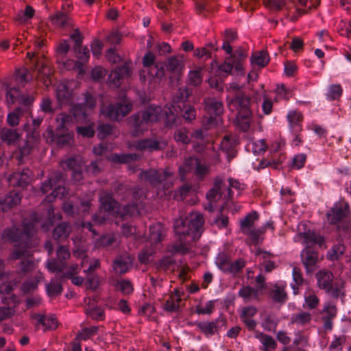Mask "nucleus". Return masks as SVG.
Segmentation results:
<instances>
[{
	"label": "nucleus",
	"instance_id": "nucleus-1",
	"mask_svg": "<svg viewBox=\"0 0 351 351\" xmlns=\"http://www.w3.org/2000/svg\"><path fill=\"white\" fill-rule=\"evenodd\" d=\"M228 100L229 110L237 114L235 119L237 125L243 131H247L252 122L250 98L245 95H238L233 99H230V96H228Z\"/></svg>",
	"mask_w": 351,
	"mask_h": 351
},
{
	"label": "nucleus",
	"instance_id": "nucleus-2",
	"mask_svg": "<svg viewBox=\"0 0 351 351\" xmlns=\"http://www.w3.org/2000/svg\"><path fill=\"white\" fill-rule=\"evenodd\" d=\"M4 267L3 263L0 261V294L8 295L2 298V302L10 305L8 307H0V322L10 318L15 313V307L19 304L16 296L11 294L12 285L10 282V275L2 274Z\"/></svg>",
	"mask_w": 351,
	"mask_h": 351
},
{
	"label": "nucleus",
	"instance_id": "nucleus-3",
	"mask_svg": "<svg viewBox=\"0 0 351 351\" xmlns=\"http://www.w3.org/2000/svg\"><path fill=\"white\" fill-rule=\"evenodd\" d=\"M204 223L203 215L198 212H193L185 220L182 218L177 219L174 221V230L176 234L180 237V239H182V236L190 234L194 239L202 229Z\"/></svg>",
	"mask_w": 351,
	"mask_h": 351
},
{
	"label": "nucleus",
	"instance_id": "nucleus-4",
	"mask_svg": "<svg viewBox=\"0 0 351 351\" xmlns=\"http://www.w3.org/2000/svg\"><path fill=\"white\" fill-rule=\"evenodd\" d=\"M101 208L99 210V216L102 215H106L108 218L116 219L118 216L123 217L128 215H133L136 210V206H130L121 208L117 206V203L112 199V196L107 193H104L100 196Z\"/></svg>",
	"mask_w": 351,
	"mask_h": 351
},
{
	"label": "nucleus",
	"instance_id": "nucleus-5",
	"mask_svg": "<svg viewBox=\"0 0 351 351\" xmlns=\"http://www.w3.org/2000/svg\"><path fill=\"white\" fill-rule=\"evenodd\" d=\"M37 221H32L30 223L25 222L23 224V232H19L18 228L13 227L4 230L2 234V239L5 241L11 243L22 241L19 243V247H27V243H24L26 239L34 232L35 226Z\"/></svg>",
	"mask_w": 351,
	"mask_h": 351
},
{
	"label": "nucleus",
	"instance_id": "nucleus-6",
	"mask_svg": "<svg viewBox=\"0 0 351 351\" xmlns=\"http://www.w3.org/2000/svg\"><path fill=\"white\" fill-rule=\"evenodd\" d=\"M58 131L59 132L57 143L60 145H70L73 142L74 134L71 132L61 134L60 132L68 130L69 127L73 121V117L66 114H61L57 118Z\"/></svg>",
	"mask_w": 351,
	"mask_h": 351
},
{
	"label": "nucleus",
	"instance_id": "nucleus-7",
	"mask_svg": "<svg viewBox=\"0 0 351 351\" xmlns=\"http://www.w3.org/2000/svg\"><path fill=\"white\" fill-rule=\"evenodd\" d=\"M246 57L245 51H235L230 58H226L224 62L219 65L218 72L222 76H227L230 74L233 66L237 71L243 70V60Z\"/></svg>",
	"mask_w": 351,
	"mask_h": 351
},
{
	"label": "nucleus",
	"instance_id": "nucleus-8",
	"mask_svg": "<svg viewBox=\"0 0 351 351\" xmlns=\"http://www.w3.org/2000/svg\"><path fill=\"white\" fill-rule=\"evenodd\" d=\"M161 108L158 106H149L145 111L138 114L135 118L136 130L145 129L149 123L158 121L161 118Z\"/></svg>",
	"mask_w": 351,
	"mask_h": 351
},
{
	"label": "nucleus",
	"instance_id": "nucleus-9",
	"mask_svg": "<svg viewBox=\"0 0 351 351\" xmlns=\"http://www.w3.org/2000/svg\"><path fill=\"white\" fill-rule=\"evenodd\" d=\"M317 286L333 297L337 298L341 293V288L332 283L333 275L328 271H320L316 275Z\"/></svg>",
	"mask_w": 351,
	"mask_h": 351
},
{
	"label": "nucleus",
	"instance_id": "nucleus-10",
	"mask_svg": "<svg viewBox=\"0 0 351 351\" xmlns=\"http://www.w3.org/2000/svg\"><path fill=\"white\" fill-rule=\"evenodd\" d=\"M131 110V102L129 99L124 97L122 100V104H119L117 106H110L107 108L102 107L101 112L110 119L119 120L125 117Z\"/></svg>",
	"mask_w": 351,
	"mask_h": 351
},
{
	"label": "nucleus",
	"instance_id": "nucleus-11",
	"mask_svg": "<svg viewBox=\"0 0 351 351\" xmlns=\"http://www.w3.org/2000/svg\"><path fill=\"white\" fill-rule=\"evenodd\" d=\"M205 102L206 109L210 116L209 118H205L204 122L210 128L216 125L220 121L219 116L223 112V104L215 99H208Z\"/></svg>",
	"mask_w": 351,
	"mask_h": 351
},
{
	"label": "nucleus",
	"instance_id": "nucleus-12",
	"mask_svg": "<svg viewBox=\"0 0 351 351\" xmlns=\"http://www.w3.org/2000/svg\"><path fill=\"white\" fill-rule=\"evenodd\" d=\"M350 213L348 204L345 202H340L335 204L327 213V219L330 223L337 224L341 221H346Z\"/></svg>",
	"mask_w": 351,
	"mask_h": 351
},
{
	"label": "nucleus",
	"instance_id": "nucleus-13",
	"mask_svg": "<svg viewBox=\"0 0 351 351\" xmlns=\"http://www.w3.org/2000/svg\"><path fill=\"white\" fill-rule=\"evenodd\" d=\"M193 170H194L196 176L202 177L208 172V167L204 163H202L196 158H189L186 159L183 165L179 168V172L182 178H183V176L186 173L190 172Z\"/></svg>",
	"mask_w": 351,
	"mask_h": 351
},
{
	"label": "nucleus",
	"instance_id": "nucleus-14",
	"mask_svg": "<svg viewBox=\"0 0 351 351\" xmlns=\"http://www.w3.org/2000/svg\"><path fill=\"white\" fill-rule=\"evenodd\" d=\"M258 219V215L256 211L249 213L243 220L241 221V228L243 232L249 236L254 243H258L257 230L252 229L254 222Z\"/></svg>",
	"mask_w": 351,
	"mask_h": 351
},
{
	"label": "nucleus",
	"instance_id": "nucleus-15",
	"mask_svg": "<svg viewBox=\"0 0 351 351\" xmlns=\"http://www.w3.org/2000/svg\"><path fill=\"white\" fill-rule=\"evenodd\" d=\"M172 173L169 170L165 171H158L156 170H150L142 173L141 178L148 180L152 184L157 186L162 184L163 181H167V184L171 180Z\"/></svg>",
	"mask_w": 351,
	"mask_h": 351
},
{
	"label": "nucleus",
	"instance_id": "nucleus-16",
	"mask_svg": "<svg viewBox=\"0 0 351 351\" xmlns=\"http://www.w3.org/2000/svg\"><path fill=\"white\" fill-rule=\"evenodd\" d=\"M69 256L70 252L67 247L60 246L57 250V257L60 262L67 259ZM47 267L51 272L62 271L65 268L63 263H58L56 261H49Z\"/></svg>",
	"mask_w": 351,
	"mask_h": 351
},
{
	"label": "nucleus",
	"instance_id": "nucleus-17",
	"mask_svg": "<svg viewBox=\"0 0 351 351\" xmlns=\"http://www.w3.org/2000/svg\"><path fill=\"white\" fill-rule=\"evenodd\" d=\"M295 239L306 245L317 243L321 246L324 243L323 237L317 236L314 232L310 230L298 233Z\"/></svg>",
	"mask_w": 351,
	"mask_h": 351
},
{
	"label": "nucleus",
	"instance_id": "nucleus-18",
	"mask_svg": "<svg viewBox=\"0 0 351 351\" xmlns=\"http://www.w3.org/2000/svg\"><path fill=\"white\" fill-rule=\"evenodd\" d=\"M287 118L290 129L293 132H300L302 130V123L303 121L302 114L297 110H290Z\"/></svg>",
	"mask_w": 351,
	"mask_h": 351
},
{
	"label": "nucleus",
	"instance_id": "nucleus-19",
	"mask_svg": "<svg viewBox=\"0 0 351 351\" xmlns=\"http://www.w3.org/2000/svg\"><path fill=\"white\" fill-rule=\"evenodd\" d=\"M130 74L131 67L127 64L112 71L109 75V80L112 84L118 86L121 80L128 77Z\"/></svg>",
	"mask_w": 351,
	"mask_h": 351
},
{
	"label": "nucleus",
	"instance_id": "nucleus-20",
	"mask_svg": "<svg viewBox=\"0 0 351 351\" xmlns=\"http://www.w3.org/2000/svg\"><path fill=\"white\" fill-rule=\"evenodd\" d=\"M302 258L307 272L312 271L318 261L317 253L310 249H305L302 252Z\"/></svg>",
	"mask_w": 351,
	"mask_h": 351
},
{
	"label": "nucleus",
	"instance_id": "nucleus-21",
	"mask_svg": "<svg viewBox=\"0 0 351 351\" xmlns=\"http://www.w3.org/2000/svg\"><path fill=\"white\" fill-rule=\"evenodd\" d=\"M182 295L183 291H181L179 289H175L167 300L164 309L167 311H177Z\"/></svg>",
	"mask_w": 351,
	"mask_h": 351
},
{
	"label": "nucleus",
	"instance_id": "nucleus-22",
	"mask_svg": "<svg viewBox=\"0 0 351 351\" xmlns=\"http://www.w3.org/2000/svg\"><path fill=\"white\" fill-rule=\"evenodd\" d=\"M255 337L261 343L262 348L261 350L262 351H274L277 347V343L275 339L268 335L261 332H256Z\"/></svg>",
	"mask_w": 351,
	"mask_h": 351
},
{
	"label": "nucleus",
	"instance_id": "nucleus-23",
	"mask_svg": "<svg viewBox=\"0 0 351 351\" xmlns=\"http://www.w3.org/2000/svg\"><path fill=\"white\" fill-rule=\"evenodd\" d=\"M38 324H41L43 330L56 329L58 327V321L53 315L43 316L41 315H34L32 317Z\"/></svg>",
	"mask_w": 351,
	"mask_h": 351
},
{
	"label": "nucleus",
	"instance_id": "nucleus-24",
	"mask_svg": "<svg viewBox=\"0 0 351 351\" xmlns=\"http://www.w3.org/2000/svg\"><path fill=\"white\" fill-rule=\"evenodd\" d=\"M31 181L29 171L14 173L9 178V182L12 185L23 187Z\"/></svg>",
	"mask_w": 351,
	"mask_h": 351
},
{
	"label": "nucleus",
	"instance_id": "nucleus-25",
	"mask_svg": "<svg viewBox=\"0 0 351 351\" xmlns=\"http://www.w3.org/2000/svg\"><path fill=\"white\" fill-rule=\"evenodd\" d=\"M53 71L47 61L42 62L41 68L38 70L37 80L43 82L45 87H49L51 84L50 76Z\"/></svg>",
	"mask_w": 351,
	"mask_h": 351
},
{
	"label": "nucleus",
	"instance_id": "nucleus-26",
	"mask_svg": "<svg viewBox=\"0 0 351 351\" xmlns=\"http://www.w3.org/2000/svg\"><path fill=\"white\" fill-rule=\"evenodd\" d=\"M236 145V139L231 136H225L221 143V149L227 154L228 159L232 158L236 155L234 146Z\"/></svg>",
	"mask_w": 351,
	"mask_h": 351
},
{
	"label": "nucleus",
	"instance_id": "nucleus-27",
	"mask_svg": "<svg viewBox=\"0 0 351 351\" xmlns=\"http://www.w3.org/2000/svg\"><path fill=\"white\" fill-rule=\"evenodd\" d=\"M21 202V197L18 192L11 191L8 195L2 202L0 200V212L5 211L11 207L19 204Z\"/></svg>",
	"mask_w": 351,
	"mask_h": 351
},
{
	"label": "nucleus",
	"instance_id": "nucleus-28",
	"mask_svg": "<svg viewBox=\"0 0 351 351\" xmlns=\"http://www.w3.org/2000/svg\"><path fill=\"white\" fill-rule=\"evenodd\" d=\"M6 99L8 103L14 104L16 101L24 105H28L34 101L32 97L25 98L23 96L19 97L17 89L11 88L7 92Z\"/></svg>",
	"mask_w": 351,
	"mask_h": 351
},
{
	"label": "nucleus",
	"instance_id": "nucleus-29",
	"mask_svg": "<svg viewBox=\"0 0 351 351\" xmlns=\"http://www.w3.org/2000/svg\"><path fill=\"white\" fill-rule=\"evenodd\" d=\"M155 56L151 52H147L145 53L143 58V66L145 67V69H143L140 74V80L142 82H145L147 80V77L145 75V73L149 74L148 67H149L151 65H152L154 62ZM154 77L148 75L147 80H150L151 79H153Z\"/></svg>",
	"mask_w": 351,
	"mask_h": 351
},
{
	"label": "nucleus",
	"instance_id": "nucleus-30",
	"mask_svg": "<svg viewBox=\"0 0 351 351\" xmlns=\"http://www.w3.org/2000/svg\"><path fill=\"white\" fill-rule=\"evenodd\" d=\"M196 326L206 336H211L217 331V321L199 322L196 324Z\"/></svg>",
	"mask_w": 351,
	"mask_h": 351
},
{
	"label": "nucleus",
	"instance_id": "nucleus-31",
	"mask_svg": "<svg viewBox=\"0 0 351 351\" xmlns=\"http://www.w3.org/2000/svg\"><path fill=\"white\" fill-rule=\"evenodd\" d=\"M269 61L268 53L265 51H261L253 53L251 62L259 67L265 66Z\"/></svg>",
	"mask_w": 351,
	"mask_h": 351
},
{
	"label": "nucleus",
	"instance_id": "nucleus-32",
	"mask_svg": "<svg viewBox=\"0 0 351 351\" xmlns=\"http://www.w3.org/2000/svg\"><path fill=\"white\" fill-rule=\"evenodd\" d=\"M183 58L173 57L169 59L167 69L176 75H180L184 69Z\"/></svg>",
	"mask_w": 351,
	"mask_h": 351
},
{
	"label": "nucleus",
	"instance_id": "nucleus-33",
	"mask_svg": "<svg viewBox=\"0 0 351 351\" xmlns=\"http://www.w3.org/2000/svg\"><path fill=\"white\" fill-rule=\"evenodd\" d=\"M164 234V229L160 223H156L150 227L149 240L152 243L160 242Z\"/></svg>",
	"mask_w": 351,
	"mask_h": 351
},
{
	"label": "nucleus",
	"instance_id": "nucleus-34",
	"mask_svg": "<svg viewBox=\"0 0 351 351\" xmlns=\"http://www.w3.org/2000/svg\"><path fill=\"white\" fill-rule=\"evenodd\" d=\"M64 164L69 169L73 170V178L76 180L81 179V172L78 170V167L81 169L82 162L79 158H69L66 160Z\"/></svg>",
	"mask_w": 351,
	"mask_h": 351
},
{
	"label": "nucleus",
	"instance_id": "nucleus-35",
	"mask_svg": "<svg viewBox=\"0 0 351 351\" xmlns=\"http://www.w3.org/2000/svg\"><path fill=\"white\" fill-rule=\"evenodd\" d=\"M132 265V258L127 257L125 259L116 260L113 265L114 270L120 274L128 271Z\"/></svg>",
	"mask_w": 351,
	"mask_h": 351
},
{
	"label": "nucleus",
	"instance_id": "nucleus-36",
	"mask_svg": "<svg viewBox=\"0 0 351 351\" xmlns=\"http://www.w3.org/2000/svg\"><path fill=\"white\" fill-rule=\"evenodd\" d=\"M70 232V226L66 223H61L54 229L53 237L56 240L62 241L69 237Z\"/></svg>",
	"mask_w": 351,
	"mask_h": 351
},
{
	"label": "nucleus",
	"instance_id": "nucleus-37",
	"mask_svg": "<svg viewBox=\"0 0 351 351\" xmlns=\"http://www.w3.org/2000/svg\"><path fill=\"white\" fill-rule=\"evenodd\" d=\"M56 91L57 99L61 104H64L71 94L68 85L64 83L57 85Z\"/></svg>",
	"mask_w": 351,
	"mask_h": 351
},
{
	"label": "nucleus",
	"instance_id": "nucleus-38",
	"mask_svg": "<svg viewBox=\"0 0 351 351\" xmlns=\"http://www.w3.org/2000/svg\"><path fill=\"white\" fill-rule=\"evenodd\" d=\"M259 291L258 289H254L250 287H244L240 289L239 294L245 301H250L258 298Z\"/></svg>",
	"mask_w": 351,
	"mask_h": 351
},
{
	"label": "nucleus",
	"instance_id": "nucleus-39",
	"mask_svg": "<svg viewBox=\"0 0 351 351\" xmlns=\"http://www.w3.org/2000/svg\"><path fill=\"white\" fill-rule=\"evenodd\" d=\"M1 138L8 144L15 143L20 137V134L16 130L11 129H3L1 131Z\"/></svg>",
	"mask_w": 351,
	"mask_h": 351
},
{
	"label": "nucleus",
	"instance_id": "nucleus-40",
	"mask_svg": "<svg viewBox=\"0 0 351 351\" xmlns=\"http://www.w3.org/2000/svg\"><path fill=\"white\" fill-rule=\"evenodd\" d=\"M98 331L97 326H90L82 329L77 334L76 339L79 341H86L95 336Z\"/></svg>",
	"mask_w": 351,
	"mask_h": 351
},
{
	"label": "nucleus",
	"instance_id": "nucleus-41",
	"mask_svg": "<svg viewBox=\"0 0 351 351\" xmlns=\"http://www.w3.org/2000/svg\"><path fill=\"white\" fill-rule=\"evenodd\" d=\"M165 145V143H159L158 142L151 141V140H144L140 141L136 145L138 149H149L151 150L153 149H162Z\"/></svg>",
	"mask_w": 351,
	"mask_h": 351
},
{
	"label": "nucleus",
	"instance_id": "nucleus-42",
	"mask_svg": "<svg viewBox=\"0 0 351 351\" xmlns=\"http://www.w3.org/2000/svg\"><path fill=\"white\" fill-rule=\"evenodd\" d=\"M169 112L165 111V117L167 119L166 124L167 125H171L176 121V116L181 109L180 105H172L169 108Z\"/></svg>",
	"mask_w": 351,
	"mask_h": 351
},
{
	"label": "nucleus",
	"instance_id": "nucleus-43",
	"mask_svg": "<svg viewBox=\"0 0 351 351\" xmlns=\"http://www.w3.org/2000/svg\"><path fill=\"white\" fill-rule=\"evenodd\" d=\"M293 278L294 283L291 284V287L295 295L299 293V287L303 284V278L299 269L294 267L293 269Z\"/></svg>",
	"mask_w": 351,
	"mask_h": 351
},
{
	"label": "nucleus",
	"instance_id": "nucleus-44",
	"mask_svg": "<svg viewBox=\"0 0 351 351\" xmlns=\"http://www.w3.org/2000/svg\"><path fill=\"white\" fill-rule=\"evenodd\" d=\"M343 93V89L340 84L330 85L326 93V97L330 100L338 99Z\"/></svg>",
	"mask_w": 351,
	"mask_h": 351
},
{
	"label": "nucleus",
	"instance_id": "nucleus-45",
	"mask_svg": "<svg viewBox=\"0 0 351 351\" xmlns=\"http://www.w3.org/2000/svg\"><path fill=\"white\" fill-rule=\"evenodd\" d=\"M116 288L124 295L131 294L134 291V287L130 281L123 280L117 282Z\"/></svg>",
	"mask_w": 351,
	"mask_h": 351
},
{
	"label": "nucleus",
	"instance_id": "nucleus-46",
	"mask_svg": "<svg viewBox=\"0 0 351 351\" xmlns=\"http://www.w3.org/2000/svg\"><path fill=\"white\" fill-rule=\"evenodd\" d=\"M319 303V298L314 294L306 293L304 295V306L307 307L309 309L316 308Z\"/></svg>",
	"mask_w": 351,
	"mask_h": 351
},
{
	"label": "nucleus",
	"instance_id": "nucleus-47",
	"mask_svg": "<svg viewBox=\"0 0 351 351\" xmlns=\"http://www.w3.org/2000/svg\"><path fill=\"white\" fill-rule=\"evenodd\" d=\"M217 265L218 267L226 272H228L230 270L231 261L230 259L226 256L225 254H219L217 258L216 261Z\"/></svg>",
	"mask_w": 351,
	"mask_h": 351
},
{
	"label": "nucleus",
	"instance_id": "nucleus-48",
	"mask_svg": "<svg viewBox=\"0 0 351 351\" xmlns=\"http://www.w3.org/2000/svg\"><path fill=\"white\" fill-rule=\"evenodd\" d=\"M215 304L213 301H208L204 304H199L196 306V313L199 315H209L214 310Z\"/></svg>",
	"mask_w": 351,
	"mask_h": 351
},
{
	"label": "nucleus",
	"instance_id": "nucleus-49",
	"mask_svg": "<svg viewBox=\"0 0 351 351\" xmlns=\"http://www.w3.org/2000/svg\"><path fill=\"white\" fill-rule=\"evenodd\" d=\"M266 8L271 11H277L282 9L285 5V0H263Z\"/></svg>",
	"mask_w": 351,
	"mask_h": 351
},
{
	"label": "nucleus",
	"instance_id": "nucleus-50",
	"mask_svg": "<svg viewBox=\"0 0 351 351\" xmlns=\"http://www.w3.org/2000/svg\"><path fill=\"white\" fill-rule=\"evenodd\" d=\"M35 10L30 5H27L23 12L18 15V20L20 23H25L30 20L34 15Z\"/></svg>",
	"mask_w": 351,
	"mask_h": 351
},
{
	"label": "nucleus",
	"instance_id": "nucleus-51",
	"mask_svg": "<svg viewBox=\"0 0 351 351\" xmlns=\"http://www.w3.org/2000/svg\"><path fill=\"white\" fill-rule=\"evenodd\" d=\"M344 343L345 338L343 337H335L329 345L328 349L330 351H343Z\"/></svg>",
	"mask_w": 351,
	"mask_h": 351
},
{
	"label": "nucleus",
	"instance_id": "nucleus-52",
	"mask_svg": "<svg viewBox=\"0 0 351 351\" xmlns=\"http://www.w3.org/2000/svg\"><path fill=\"white\" fill-rule=\"evenodd\" d=\"M277 97L279 99L288 100L292 96L291 90L287 88L284 84H281L276 89Z\"/></svg>",
	"mask_w": 351,
	"mask_h": 351
},
{
	"label": "nucleus",
	"instance_id": "nucleus-53",
	"mask_svg": "<svg viewBox=\"0 0 351 351\" xmlns=\"http://www.w3.org/2000/svg\"><path fill=\"white\" fill-rule=\"evenodd\" d=\"M189 81L191 84L199 85L202 81V69L191 71L189 75Z\"/></svg>",
	"mask_w": 351,
	"mask_h": 351
},
{
	"label": "nucleus",
	"instance_id": "nucleus-54",
	"mask_svg": "<svg viewBox=\"0 0 351 351\" xmlns=\"http://www.w3.org/2000/svg\"><path fill=\"white\" fill-rule=\"evenodd\" d=\"M62 289L61 284L53 280L47 285V291L50 296L60 294Z\"/></svg>",
	"mask_w": 351,
	"mask_h": 351
},
{
	"label": "nucleus",
	"instance_id": "nucleus-55",
	"mask_svg": "<svg viewBox=\"0 0 351 351\" xmlns=\"http://www.w3.org/2000/svg\"><path fill=\"white\" fill-rule=\"evenodd\" d=\"M65 196H66L65 188L63 186H59L58 187L56 188L53 191L52 193L49 196L47 197L46 200L48 202H51L56 198L61 199L62 197H64Z\"/></svg>",
	"mask_w": 351,
	"mask_h": 351
},
{
	"label": "nucleus",
	"instance_id": "nucleus-56",
	"mask_svg": "<svg viewBox=\"0 0 351 351\" xmlns=\"http://www.w3.org/2000/svg\"><path fill=\"white\" fill-rule=\"evenodd\" d=\"M52 23L57 27H63L66 25L68 17L62 13H57L51 18Z\"/></svg>",
	"mask_w": 351,
	"mask_h": 351
},
{
	"label": "nucleus",
	"instance_id": "nucleus-57",
	"mask_svg": "<svg viewBox=\"0 0 351 351\" xmlns=\"http://www.w3.org/2000/svg\"><path fill=\"white\" fill-rule=\"evenodd\" d=\"M86 313L93 319L102 320L104 319V311L101 308L86 309Z\"/></svg>",
	"mask_w": 351,
	"mask_h": 351
},
{
	"label": "nucleus",
	"instance_id": "nucleus-58",
	"mask_svg": "<svg viewBox=\"0 0 351 351\" xmlns=\"http://www.w3.org/2000/svg\"><path fill=\"white\" fill-rule=\"evenodd\" d=\"M278 322L271 316H267L262 322L263 328L267 331L274 330Z\"/></svg>",
	"mask_w": 351,
	"mask_h": 351
},
{
	"label": "nucleus",
	"instance_id": "nucleus-59",
	"mask_svg": "<svg viewBox=\"0 0 351 351\" xmlns=\"http://www.w3.org/2000/svg\"><path fill=\"white\" fill-rule=\"evenodd\" d=\"M344 252V247L341 244L333 247L332 250L328 253V256L330 260L337 259Z\"/></svg>",
	"mask_w": 351,
	"mask_h": 351
},
{
	"label": "nucleus",
	"instance_id": "nucleus-60",
	"mask_svg": "<svg viewBox=\"0 0 351 351\" xmlns=\"http://www.w3.org/2000/svg\"><path fill=\"white\" fill-rule=\"evenodd\" d=\"M38 281V277H35L30 281L24 282L22 286V291L24 293H29L34 291L36 288Z\"/></svg>",
	"mask_w": 351,
	"mask_h": 351
},
{
	"label": "nucleus",
	"instance_id": "nucleus-61",
	"mask_svg": "<svg viewBox=\"0 0 351 351\" xmlns=\"http://www.w3.org/2000/svg\"><path fill=\"white\" fill-rule=\"evenodd\" d=\"M252 149L254 154H260L266 150L267 145L265 141L263 139L258 140L256 141H253L251 143Z\"/></svg>",
	"mask_w": 351,
	"mask_h": 351
},
{
	"label": "nucleus",
	"instance_id": "nucleus-62",
	"mask_svg": "<svg viewBox=\"0 0 351 351\" xmlns=\"http://www.w3.org/2000/svg\"><path fill=\"white\" fill-rule=\"evenodd\" d=\"M306 160L304 154H299L293 158L292 167L295 169H300L304 167Z\"/></svg>",
	"mask_w": 351,
	"mask_h": 351
},
{
	"label": "nucleus",
	"instance_id": "nucleus-63",
	"mask_svg": "<svg viewBox=\"0 0 351 351\" xmlns=\"http://www.w3.org/2000/svg\"><path fill=\"white\" fill-rule=\"evenodd\" d=\"M274 299L277 302H285L287 299V294L285 292V287H276L274 290Z\"/></svg>",
	"mask_w": 351,
	"mask_h": 351
},
{
	"label": "nucleus",
	"instance_id": "nucleus-64",
	"mask_svg": "<svg viewBox=\"0 0 351 351\" xmlns=\"http://www.w3.org/2000/svg\"><path fill=\"white\" fill-rule=\"evenodd\" d=\"M63 66L66 70H71L77 69L79 70L80 73H81L83 71L82 65L79 62H75L71 60H68L63 62Z\"/></svg>",
	"mask_w": 351,
	"mask_h": 351
}]
</instances>
